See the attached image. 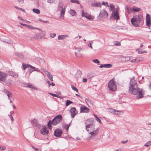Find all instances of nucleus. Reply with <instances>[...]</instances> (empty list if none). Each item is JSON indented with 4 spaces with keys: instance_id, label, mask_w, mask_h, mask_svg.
Returning a JSON list of instances; mask_svg holds the SVG:
<instances>
[{
    "instance_id": "nucleus-1",
    "label": "nucleus",
    "mask_w": 151,
    "mask_h": 151,
    "mask_svg": "<svg viewBox=\"0 0 151 151\" xmlns=\"http://www.w3.org/2000/svg\"><path fill=\"white\" fill-rule=\"evenodd\" d=\"M129 91L130 93L136 95L138 99L143 98L145 93V91L143 89L138 87L134 77L131 79Z\"/></svg>"
},
{
    "instance_id": "nucleus-2",
    "label": "nucleus",
    "mask_w": 151,
    "mask_h": 151,
    "mask_svg": "<svg viewBox=\"0 0 151 151\" xmlns=\"http://www.w3.org/2000/svg\"><path fill=\"white\" fill-rule=\"evenodd\" d=\"M85 124H86V129L90 134V136L87 137L86 140H89L91 139H93L98 134L99 129L97 128L95 130V125L90 119L87 120Z\"/></svg>"
},
{
    "instance_id": "nucleus-3",
    "label": "nucleus",
    "mask_w": 151,
    "mask_h": 151,
    "mask_svg": "<svg viewBox=\"0 0 151 151\" xmlns=\"http://www.w3.org/2000/svg\"><path fill=\"white\" fill-rule=\"evenodd\" d=\"M61 115L59 114L56 116L52 121L50 120L48 123L47 125L50 128L51 127V124L55 125L61 122L62 120Z\"/></svg>"
},
{
    "instance_id": "nucleus-4",
    "label": "nucleus",
    "mask_w": 151,
    "mask_h": 151,
    "mask_svg": "<svg viewBox=\"0 0 151 151\" xmlns=\"http://www.w3.org/2000/svg\"><path fill=\"white\" fill-rule=\"evenodd\" d=\"M8 76V74L5 73L0 71V81L4 82L7 84L9 86L11 85L12 83V81L11 79H9L6 81V79Z\"/></svg>"
},
{
    "instance_id": "nucleus-5",
    "label": "nucleus",
    "mask_w": 151,
    "mask_h": 151,
    "mask_svg": "<svg viewBox=\"0 0 151 151\" xmlns=\"http://www.w3.org/2000/svg\"><path fill=\"white\" fill-rule=\"evenodd\" d=\"M141 18L138 16H134L131 19V22L132 24L135 27H138L141 22Z\"/></svg>"
},
{
    "instance_id": "nucleus-6",
    "label": "nucleus",
    "mask_w": 151,
    "mask_h": 151,
    "mask_svg": "<svg viewBox=\"0 0 151 151\" xmlns=\"http://www.w3.org/2000/svg\"><path fill=\"white\" fill-rule=\"evenodd\" d=\"M108 87L110 91H115L116 89V82L114 80V78L111 80L108 83Z\"/></svg>"
},
{
    "instance_id": "nucleus-7",
    "label": "nucleus",
    "mask_w": 151,
    "mask_h": 151,
    "mask_svg": "<svg viewBox=\"0 0 151 151\" xmlns=\"http://www.w3.org/2000/svg\"><path fill=\"white\" fill-rule=\"evenodd\" d=\"M58 11L60 12V17L63 18L64 17V15L65 11V8L63 7V4L61 3H60L58 5Z\"/></svg>"
},
{
    "instance_id": "nucleus-8",
    "label": "nucleus",
    "mask_w": 151,
    "mask_h": 151,
    "mask_svg": "<svg viewBox=\"0 0 151 151\" xmlns=\"http://www.w3.org/2000/svg\"><path fill=\"white\" fill-rule=\"evenodd\" d=\"M48 132L49 131L47 128H46L44 126H42L40 130V132L42 134L47 135L48 134Z\"/></svg>"
},
{
    "instance_id": "nucleus-9",
    "label": "nucleus",
    "mask_w": 151,
    "mask_h": 151,
    "mask_svg": "<svg viewBox=\"0 0 151 151\" xmlns=\"http://www.w3.org/2000/svg\"><path fill=\"white\" fill-rule=\"evenodd\" d=\"M63 131L61 129H56L54 132V135L56 137H60L62 134Z\"/></svg>"
},
{
    "instance_id": "nucleus-10",
    "label": "nucleus",
    "mask_w": 151,
    "mask_h": 151,
    "mask_svg": "<svg viewBox=\"0 0 151 151\" xmlns=\"http://www.w3.org/2000/svg\"><path fill=\"white\" fill-rule=\"evenodd\" d=\"M31 123L33 126H34L35 127L38 128H40L41 125L39 124L37 119H33L32 120Z\"/></svg>"
},
{
    "instance_id": "nucleus-11",
    "label": "nucleus",
    "mask_w": 151,
    "mask_h": 151,
    "mask_svg": "<svg viewBox=\"0 0 151 151\" xmlns=\"http://www.w3.org/2000/svg\"><path fill=\"white\" fill-rule=\"evenodd\" d=\"M71 116L73 118H74L75 115L77 114V111L75 107H72L70 110Z\"/></svg>"
},
{
    "instance_id": "nucleus-12",
    "label": "nucleus",
    "mask_w": 151,
    "mask_h": 151,
    "mask_svg": "<svg viewBox=\"0 0 151 151\" xmlns=\"http://www.w3.org/2000/svg\"><path fill=\"white\" fill-rule=\"evenodd\" d=\"M108 15V14L107 11L104 9L101 11L99 14V16L104 18H107Z\"/></svg>"
},
{
    "instance_id": "nucleus-13",
    "label": "nucleus",
    "mask_w": 151,
    "mask_h": 151,
    "mask_svg": "<svg viewBox=\"0 0 151 151\" xmlns=\"http://www.w3.org/2000/svg\"><path fill=\"white\" fill-rule=\"evenodd\" d=\"M8 73L9 76H10L12 77H14V78H18V74L13 71L11 70H9L8 72Z\"/></svg>"
},
{
    "instance_id": "nucleus-14",
    "label": "nucleus",
    "mask_w": 151,
    "mask_h": 151,
    "mask_svg": "<svg viewBox=\"0 0 151 151\" xmlns=\"http://www.w3.org/2000/svg\"><path fill=\"white\" fill-rule=\"evenodd\" d=\"M80 110L81 112L88 113L89 111V109L84 106H81L80 108Z\"/></svg>"
},
{
    "instance_id": "nucleus-15",
    "label": "nucleus",
    "mask_w": 151,
    "mask_h": 151,
    "mask_svg": "<svg viewBox=\"0 0 151 151\" xmlns=\"http://www.w3.org/2000/svg\"><path fill=\"white\" fill-rule=\"evenodd\" d=\"M119 11H113L112 14L113 15V18L116 20H119Z\"/></svg>"
},
{
    "instance_id": "nucleus-16",
    "label": "nucleus",
    "mask_w": 151,
    "mask_h": 151,
    "mask_svg": "<svg viewBox=\"0 0 151 151\" xmlns=\"http://www.w3.org/2000/svg\"><path fill=\"white\" fill-rule=\"evenodd\" d=\"M82 17H85L88 20H93V19L91 16L88 15L87 13H84L83 10L82 11Z\"/></svg>"
},
{
    "instance_id": "nucleus-17",
    "label": "nucleus",
    "mask_w": 151,
    "mask_h": 151,
    "mask_svg": "<svg viewBox=\"0 0 151 151\" xmlns=\"http://www.w3.org/2000/svg\"><path fill=\"white\" fill-rule=\"evenodd\" d=\"M101 4L100 2L95 1L92 3L91 6L92 7H100L101 6Z\"/></svg>"
},
{
    "instance_id": "nucleus-18",
    "label": "nucleus",
    "mask_w": 151,
    "mask_h": 151,
    "mask_svg": "<svg viewBox=\"0 0 151 151\" xmlns=\"http://www.w3.org/2000/svg\"><path fill=\"white\" fill-rule=\"evenodd\" d=\"M45 72L47 74V75L49 79L51 81H53V77L51 75V74L47 71H46Z\"/></svg>"
},
{
    "instance_id": "nucleus-19",
    "label": "nucleus",
    "mask_w": 151,
    "mask_h": 151,
    "mask_svg": "<svg viewBox=\"0 0 151 151\" xmlns=\"http://www.w3.org/2000/svg\"><path fill=\"white\" fill-rule=\"evenodd\" d=\"M86 102L88 106L90 107H92L93 106V104L91 101L88 99H86Z\"/></svg>"
},
{
    "instance_id": "nucleus-20",
    "label": "nucleus",
    "mask_w": 151,
    "mask_h": 151,
    "mask_svg": "<svg viewBox=\"0 0 151 151\" xmlns=\"http://www.w3.org/2000/svg\"><path fill=\"white\" fill-rule=\"evenodd\" d=\"M68 37L69 36L67 35H59L58 36V39L59 40H63Z\"/></svg>"
},
{
    "instance_id": "nucleus-21",
    "label": "nucleus",
    "mask_w": 151,
    "mask_h": 151,
    "mask_svg": "<svg viewBox=\"0 0 151 151\" xmlns=\"http://www.w3.org/2000/svg\"><path fill=\"white\" fill-rule=\"evenodd\" d=\"M132 10L134 12H138L140 10V8L137 7L136 6H134L132 7Z\"/></svg>"
},
{
    "instance_id": "nucleus-22",
    "label": "nucleus",
    "mask_w": 151,
    "mask_h": 151,
    "mask_svg": "<svg viewBox=\"0 0 151 151\" xmlns=\"http://www.w3.org/2000/svg\"><path fill=\"white\" fill-rule=\"evenodd\" d=\"M69 13L72 16H75L76 14V12L75 10H70L69 11Z\"/></svg>"
},
{
    "instance_id": "nucleus-23",
    "label": "nucleus",
    "mask_w": 151,
    "mask_h": 151,
    "mask_svg": "<svg viewBox=\"0 0 151 151\" xmlns=\"http://www.w3.org/2000/svg\"><path fill=\"white\" fill-rule=\"evenodd\" d=\"M34 37L36 39H40L42 38V37L40 36V33L36 34L34 36Z\"/></svg>"
},
{
    "instance_id": "nucleus-24",
    "label": "nucleus",
    "mask_w": 151,
    "mask_h": 151,
    "mask_svg": "<svg viewBox=\"0 0 151 151\" xmlns=\"http://www.w3.org/2000/svg\"><path fill=\"white\" fill-rule=\"evenodd\" d=\"M16 56H18L19 58H24V56L21 53H20L18 52H17L15 53Z\"/></svg>"
},
{
    "instance_id": "nucleus-25",
    "label": "nucleus",
    "mask_w": 151,
    "mask_h": 151,
    "mask_svg": "<svg viewBox=\"0 0 151 151\" xmlns=\"http://www.w3.org/2000/svg\"><path fill=\"white\" fill-rule=\"evenodd\" d=\"M123 113V112L117 110H115V112H114V114H115L116 115H119Z\"/></svg>"
},
{
    "instance_id": "nucleus-26",
    "label": "nucleus",
    "mask_w": 151,
    "mask_h": 151,
    "mask_svg": "<svg viewBox=\"0 0 151 151\" xmlns=\"http://www.w3.org/2000/svg\"><path fill=\"white\" fill-rule=\"evenodd\" d=\"M26 87L30 88H33L35 90L37 89V88L35 87H34L32 85L29 84H26Z\"/></svg>"
},
{
    "instance_id": "nucleus-27",
    "label": "nucleus",
    "mask_w": 151,
    "mask_h": 151,
    "mask_svg": "<svg viewBox=\"0 0 151 151\" xmlns=\"http://www.w3.org/2000/svg\"><path fill=\"white\" fill-rule=\"evenodd\" d=\"M32 11L34 12L37 14H39L40 12V10L38 9L34 8Z\"/></svg>"
},
{
    "instance_id": "nucleus-28",
    "label": "nucleus",
    "mask_w": 151,
    "mask_h": 151,
    "mask_svg": "<svg viewBox=\"0 0 151 151\" xmlns=\"http://www.w3.org/2000/svg\"><path fill=\"white\" fill-rule=\"evenodd\" d=\"M104 67L105 68H109L112 67V65L110 64H104Z\"/></svg>"
},
{
    "instance_id": "nucleus-29",
    "label": "nucleus",
    "mask_w": 151,
    "mask_h": 151,
    "mask_svg": "<svg viewBox=\"0 0 151 151\" xmlns=\"http://www.w3.org/2000/svg\"><path fill=\"white\" fill-rule=\"evenodd\" d=\"M126 7L127 10V12L129 13H130L131 12H132V11H133L132 8H130V7H128V6H126Z\"/></svg>"
},
{
    "instance_id": "nucleus-30",
    "label": "nucleus",
    "mask_w": 151,
    "mask_h": 151,
    "mask_svg": "<svg viewBox=\"0 0 151 151\" xmlns=\"http://www.w3.org/2000/svg\"><path fill=\"white\" fill-rule=\"evenodd\" d=\"M73 102L69 100H67L66 101V106H68L71 104H73Z\"/></svg>"
},
{
    "instance_id": "nucleus-31",
    "label": "nucleus",
    "mask_w": 151,
    "mask_h": 151,
    "mask_svg": "<svg viewBox=\"0 0 151 151\" xmlns=\"http://www.w3.org/2000/svg\"><path fill=\"white\" fill-rule=\"evenodd\" d=\"M151 141H149L145 143V144L144 145V146L147 147H149L151 145Z\"/></svg>"
},
{
    "instance_id": "nucleus-32",
    "label": "nucleus",
    "mask_w": 151,
    "mask_h": 151,
    "mask_svg": "<svg viewBox=\"0 0 151 151\" xmlns=\"http://www.w3.org/2000/svg\"><path fill=\"white\" fill-rule=\"evenodd\" d=\"M128 2L132 4H134L137 1V0H127Z\"/></svg>"
},
{
    "instance_id": "nucleus-33",
    "label": "nucleus",
    "mask_w": 151,
    "mask_h": 151,
    "mask_svg": "<svg viewBox=\"0 0 151 151\" xmlns=\"http://www.w3.org/2000/svg\"><path fill=\"white\" fill-rule=\"evenodd\" d=\"M94 116L96 118V120L98 122H99L100 123H101V120L95 114L94 115Z\"/></svg>"
},
{
    "instance_id": "nucleus-34",
    "label": "nucleus",
    "mask_w": 151,
    "mask_h": 151,
    "mask_svg": "<svg viewBox=\"0 0 151 151\" xmlns=\"http://www.w3.org/2000/svg\"><path fill=\"white\" fill-rule=\"evenodd\" d=\"M49 94L50 95H52V96H53L56 97L57 98H60V96H59L57 94H53V93H49Z\"/></svg>"
},
{
    "instance_id": "nucleus-35",
    "label": "nucleus",
    "mask_w": 151,
    "mask_h": 151,
    "mask_svg": "<svg viewBox=\"0 0 151 151\" xmlns=\"http://www.w3.org/2000/svg\"><path fill=\"white\" fill-rule=\"evenodd\" d=\"M56 2L55 0H47V2L50 4L55 3Z\"/></svg>"
},
{
    "instance_id": "nucleus-36",
    "label": "nucleus",
    "mask_w": 151,
    "mask_h": 151,
    "mask_svg": "<svg viewBox=\"0 0 151 151\" xmlns=\"http://www.w3.org/2000/svg\"><path fill=\"white\" fill-rule=\"evenodd\" d=\"M92 61L93 62L96 63L98 64L100 63V61L98 59H93L92 60Z\"/></svg>"
},
{
    "instance_id": "nucleus-37",
    "label": "nucleus",
    "mask_w": 151,
    "mask_h": 151,
    "mask_svg": "<svg viewBox=\"0 0 151 151\" xmlns=\"http://www.w3.org/2000/svg\"><path fill=\"white\" fill-rule=\"evenodd\" d=\"M71 88L73 90L76 91L77 92H78V90L76 87L75 86H74L73 85H71Z\"/></svg>"
},
{
    "instance_id": "nucleus-38",
    "label": "nucleus",
    "mask_w": 151,
    "mask_h": 151,
    "mask_svg": "<svg viewBox=\"0 0 151 151\" xmlns=\"http://www.w3.org/2000/svg\"><path fill=\"white\" fill-rule=\"evenodd\" d=\"M89 43L88 44V47H90L91 49L93 48L92 46V44H93V41H89Z\"/></svg>"
},
{
    "instance_id": "nucleus-39",
    "label": "nucleus",
    "mask_w": 151,
    "mask_h": 151,
    "mask_svg": "<svg viewBox=\"0 0 151 151\" xmlns=\"http://www.w3.org/2000/svg\"><path fill=\"white\" fill-rule=\"evenodd\" d=\"M70 2L72 3H74L78 4H79V2L78 0H70Z\"/></svg>"
},
{
    "instance_id": "nucleus-40",
    "label": "nucleus",
    "mask_w": 151,
    "mask_h": 151,
    "mask_svg": "<svg viewBox=\"0 0 151 151\" xmlns=\"http://www.w3.org/2000/svg\"><path fill=\"white\" fill-rule=\"evenodd\" d=\"M6 91L7 92V96L8 97V99H10V95H12V93L8 91Z\"/></svg>"
},
{
    "instance_id": "nucleus-41",
    "label": "nucleus",
    "mask_w": 151,
    "mask_h": 151,
    "mask_svg": "<svg viewBox=\"0 0 151 151\" xmlns=\"http://www.w3.org/2000/svg\"><path fill=\"white\" fill-rule=\"evenodd\" d=\"M110 9L109 10L110 11H111L113 9H114V6L113 5L110 4L109 6Z\"/></svg>"
},
{
    "instance_id": "nucleus-42",
    "label": "nucleus",
    "mask_w": 151,
    "mask_h": 151,
    "mask_svg": "<svg viewBox=\"0 0 151 151\" xmlns=\"http://www.w3.org/2000/svg\"><path fill=\"white\" fill-rule=\"evenodd\" d=\"M114 44L116 46H120L121 45L120 43L118 41H115L114 42Z\"/></svg>"
},
{
    "instance_id": "nucleus-43",
    "label": "nucleus",
    "mask_w": 151,
    "mask_h": 151,
    "mask_svg": "<svg viewBox=\"0 0 151 151\" xmlns=\"http://www.w3.org/2000/svg\"><path fill=\"white\" fill-rule=\"evenodd\" d=\"M28 65H24V64H23L22 66L23 67V69L24 70H25V69L27 68L28 67Z\"/></svg>"
},
{
    "instance_id": "nucleus-44",
    "label": "nucleus",
    "mask_w": 151,
    "mask_h": 151,
    "mask_svg": "<svg viewBox=\"0 0 151 151\" xmlns=\"http://www.w3.org/2000/svg\"><path fill=\"white\" fill-rule=\"evenodd\" d=\"M102 4L103 5H105L107 6V7H109V6L108 3L106 2L103 1L102 3Z\"/></svg>"
},
{
    "instance_id": "nucleus-45",
    "label": "nucleus",
    "mask_w": 151,
    "mask_h": 151,
    "mask_svg": "<svg viewBox=\"0 0 151 151\" xmlns=\"http://www.w3.org/2000/svg\"><path fill=\"white\" fill-rule=\"evenodd\" d=\"M56 34L55 33H52L50 34V37L52 38H54L56 36Z\"/></svg>"
},
{
    "instance_id": "nucleus-46",
    "label": "nucleus",
    "mask_w": 151,
    "mask_h": 151,
    "mask_svg": "<svg viewBox=\"0 0 151 151\" xmlns=\"http://www.w3.org/2000/svg\"><path fill=\"white\" fill-rule=\"evenodd\" d=\"M147 52V51H139L138 52V53L139 54H143V53H146Z\"/></svg>"
},
{
    "instance_id": "nucleus-47",
    "label": "nucleus",
    "mask_w": 151,
    "mask_h": 151,
    "mask_svg": "<svg viewBox=\"0 0 151 151\" xmlns=\"http://www.w3.org/2000/svg\"><path fill=\"white\" fill-rule=\"evenodd\" d=\"M0 149L1 150H4L6 149V147L5 146L0 145Z\"/></svg>"
},
{
    "instance_id": "nucleus-48",
    "label": "nucleus",
    "mask_w": 151,
    "mask_h": 151,
    "mask_svg": "<svg viewBox=\"0 0 151 151\" xmlns=\"http://www.w3.org/2000/svg\"><path fill=\"white\" fill-rule=\"evenodd\" d=\"M115 109H111L109 111L110 112H111L113 114H114V112H115Z\"/></svg>"
},
{
    "instance_id": "nucleus-49",
    "label": "nucleus",
    "mask_w": 151,
    "mask_h": 151,
    "mask_svg": "<svg viewBox=\"0 0 151 151\" xmlns=\"http://www.w3.org/2000/svg\"><path fill=\"white\" fill-rule=\"evenodd\" d=\"M32 147L35 151H38L39 150V149L38 148H35L33 146H32Z\"/></svg>"
},
{
    "instance_id": "nucleus-50",
    "label": "nucleus",
    "mask_w": 151,
    "mask_h": 151,
    "mask_svg": "<svg viewBox=\"0 0 151 151\" xmlns=\"http://www.w3.org/2000/svg\"><path fill=\"white\" fill-rule=\"evenodd\" d=\"M76 50L78 52H80L82 50V49L81 48H76Z\"/></svg>"
},
{
    "instance_id": "nucleus-51",
    "label": "nucleus",
    "mask_w": 151,
    "mask_h": 151,
    "mask_svg": "<svg viewBox=\"0 0 151 151\" xmlns=\"http://www.w3.org/2000/svg\"><path fill=\"white\" fill-rule=\"evenodd\" d=\"M77 73L79 74V76L80 77L82 74V72L80 70H78L77 71Z\"/></svg>"
},
{
    "instance_id": "nucleus-52",
    "label": "nucleus",
    "mask_w": 151,
    "mask_h": 151,
    "mask_svg": "<svg viewBox=\"0 0 151 151\" xmlns=\"http://www.w3.org/2000/svg\"><path fill=\"white\" fill-rule=\"evenodd\" d=\"M27 27H29V28H30L31 29H34L35 28L34 27H32V26L29 25H28Z\"/></svg>"
},
{
    "instance_id": "nucleus-53",
    "label": "nucleus",
    "mask_w": 151,
    "mask_h": 151,
    "mask_svg": "<svg viewBox=\"0 0 151 151\" xmlns=\"http://www.w3.org/2000/svg\"><path fill=\"white\" fill-rule=\"evenodd\" d=\"M35 69V70H32V71L30 73H32V72L33 71H36L38 72H41L38 69V68H36Z\"/></svg>"
},
{
    "instance_id": "nucleus-54",
    "label": "nucleus",
    "mask_w": 151,
    "mask_h": 151,
    "mask_svg": "<svg viewBox=\"0 0 151 151\" xmlns=\"http://www.w3.org/2000/svg\"><path fill=\"white\" fill-rule=\"evenodd\" d=\"M28 67H30L31 68H33V69H35L36 68H35V67H33L31 65H28Z\"/></svg>"
},
{
    "instance_id": "nucleus-55",
    "label": "nucleus",
    "mask_w": 151,
    "mask_h": 151,
    "mask_svg": "<svg viewBox=\"0 0 151 151\" xmlns=\"http://www.w3.org/2000/svg\"><path fill=\"white\" fill-rule=\"evenodd\" d=\"M128 140H127L125 141H121V143L122 144H125L127 143L128 142Z\"/></svg>"
},
{
    "instance_id": "nucleus-56",
    "label": "nucleus",
    "mask_w": 151,
    "mask_h": 151,
    "mask_svg": "<svg viewBox=\"0 0 151 151\" xmlns=\"http://www.w3.org/2000/svg\"><path fill=\"white\" fill-rule=\"evenodd\" d=\"M18 18L19 19H20L21 20H22L23 22H25V20L24 19H22V18H21V17H20L18 16Z\"/></svg>"
},
{
    "instance_id": "nucleus-57",
    "label": "nucleus",
    "mask_w": 151,
    "mask_h": 151,
    "mask_svg": "<svg viewBox=\"0 0 151 151\" xmlns=\"http://www.w3.org/2000/svg\"><path fill=\"white\" fill-rule=\"evenodd\" d=\"M70 123L69 124L66 125V130L68 129V128H69V127L70 125Z\"/></svg>"
},
{
    "instance_id": "nucleus-58",
    "label": "nucleus",
    "mask_w": 151,
    "mask_h": 151,
    "mask_svg": "<svg viewBox=\"0 0 151 151\" xmlns=\"http://www.w3.org/2000/svg\"><path fill=\"white\" fill-rule=\"evenodd\" d=\"M87 81V79L86 78H84L83 79V82H86Z\"/></svg>"
},
{
    "instance_id": "nucleus-59",
    "label": "nucleus",
    "mask_w": 151,
    "mask_h": 151,
    "mask_svg": "<svg viewBox=\"0 0 151 151\" xmlns=\"http://www.w3.org/2000/svg\"><path fill=\"white\" fill-rule=\"evenodd\" d=\"M92 76H91V75L89 74V73H88V74H87V77H89V78H91L92 77Z\"/></svg>"
},
{
    "instance_id": "nucleus-60",
    "label": "nucleus",
    "mask_w": 151,
    "mask_h": 151,
    "mask_svg": "<svg viewBox=\"0 0 151 151\" xmlns=\"http://www.w3.org/2000/svg\"><path fill=\"white\" fill-rule=\"evenodd\" d=\"M47 83H48V86H49V87H50V85H51V83H50V82L49 81H47Z\"/></svg>"
},
{
    "instance_id": "nucleus-61",
    "label": "nucleus",
    "mask_w": 151,
    "mask_h": 151,
    "mask_svg": "<svg viewBox=\"0 0 151 151\" xmlns=\"http://www.w3.org/2000/svg\"><path fill=\"white\" fill-rule=\"evenodd\" d=\"M11 119V120L12 122H13L14 121V119L12 116H11V117L10 118Z\"/></svg>"
},
{
    "instance_id": "nucleus-62",
    "label": "nucleus",
    "mask_w": 151,
    "mask_h": 151,
    "mask_svg": "<svg viewBox=\"0 0 151 151\" xmlns=\"http://www.w3.org/2000/svg\"><path fill=\"white\" fill-rule=\"evenodd\" d=\"M136 59H137V60H136V62H138L140 60V58H136Z\"/></svg>"
},
{
    "instance_id": "nucleus-63",
    "label": "nucleus",
    "mask_w": 151,
    "mask_h": 151,
    "mask_svg": "<svg viewBox=\"0 0 151 151\" xmlns=\"http://www.w3.org/2000/svg\"><path fill=\"white\" fill-rule=\"evenodd\" d=\"M136 60H137V59L133 60L131 61V62L133 63L136 62Z\"/></svg>"
},
{
    "instance_id": "nucleus-64",
    "label": "nucleus",
    "mask_w": 151,
    "mask_h": 151,
    "mask_svg": "<svg viewBox=\"0 0 151 151\" xmlns=\"http://www.w3.org/2000/svg\"><path fill=\"white\" fill-rule=\"evenodd\" d=\"M76 94V96H78L79 97H80V98H82V97L81 96H80V95H78V94Z\"/></svg>"
}]
</instances>
